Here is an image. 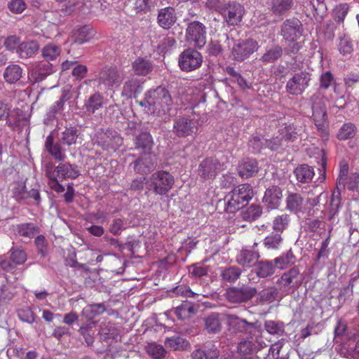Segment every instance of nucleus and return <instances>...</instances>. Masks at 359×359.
Returning <instances> with one entry per match:
<instances>
[{"label":"nucleus","instance_id":"1","mask_svg":"<svg viewBox=\"0 0 359 359\" xmlns=\"http://www.w3.org/2000/svg\"><path fill=\"white\" fill-rule=\"evenodd\" d=\"M79 130L75 126L66 127L65 130L58 137V140L55 141L52 135H49L44 144L46 151L56 161H63L66 158L64 146L70 147L76 144Z\"/></svg>","mask_w":359,"mask_h":359},{"label":"nucleus","instance_id":"2","mask_svg":"<svg viewBox=\"0 0 359 359\" xmlns=\"http://www.w3.org/2000/svg\"><path fill=\"white\" fill-rule=\"evenodd\" d=\"M149 99L151 103V114L156 116L169 113L173 103L169 91L161 86L149 90Z\"/></svg>","mask_w":359,"mask_h":359},{"label":"nucleus","instance_id":"3","mask_svg":"<svg viewBox=\"0 0 359 359\" xmlns=\"http://www.w3.org/2000/svg\"><path fill=\"white\" fill-rule=\"evenodd\" d=\"M92 142L94 145L104 151H116L123 144V140L120 134L111 128H100L97 130Z\"/></svg>","mask_w":359,"mask_h":359},{"label":"nucleus","instance_id":"4","mask_svg":"<svg viewBox=\"0 0 359 359\" xmlns=\"http://www.w3.org/2000/svg\"><path fill=\"white\" fill-rule=\"evenodd\" d=\"M174 184V177L164 170L154 172L146 182L149 191L159 196H166L172 189Z\"/></svg>","mask_w":359,"mask_h":359},{"label":"nucleus","instance_id":"5","mask_svg":"<svg viewBox=\"0 0 359 359\" xmlns=\"http://www.w3.org/2000/svg\"><path fill=\"white\" fill-rule=\"evenodd\" d=\"M302 22L297 18L286 20L281 28V33L285 41L290 43L286 50L290 53H296L299 46L297 40L302 36Z\"/></svg>","mask_w":359,"mask_h":359},{"label":"nucleus","instance_id":"6","mask_svg":"<svg viewBox=\"0 0 359 359\" xmlns=\"http://www.w3.org/2000/svg\"><path fill=\"white\" fill-rule=\"evenodd\" d=\"M285 296V292H282L278 286L265 288L259 292L255 287H248V304L258 305L279 301Z\"/></svg>","mask_w":359,"mask_h":359},{"label":"nucleus","instance_id":"7","mask_svg":"<svg viewBox=\"0 0 359 359\" xmlns=\"http://www.w3.org/2000/svg\"><path fill=\"white\" fill-rule=\"evenodd\" d=\"M207 30L205 26L199 21H192L186 29V41L195 48H202L206 43Z\"/></svg>","mask_w":359,"mask_h":359},{"label":"nucleus","instance_id":"8","mask_svg":"<svg viewBox=\"0 0 359 359\" xmlns=\"http://www.w3.org/2000/svg\"><path fill=\"white\" fill-rule=\"evenodd\" d=\"M201 53L193 48L185 49L178 57V65L180 69L185 72H192L199 68L203 63Z\"/></svg>","mask_w":359,"mask_h":359},{"label":"nucleus","instance_id":"9","mask_svg":"<svg viewBox=\"0 0 359 359\" xmlns=\"http://www.w3.org/2000/svg\"><path fill=\"white\" fill-rule=\"evenodd\" d=\"M303 275L300 273L297 266H294L285 272L276 281V285L285 296L289 294L291 288H298L303 282Z\"/></svg>","mask_w":359,"mask_h":359},{"label":"nucleus","instance_id":"10","mask_svg":"<svg viewBox=\"0 0 359 359\" xmlns=\"http://www.w3.org/2000/svg\"><path fill=\"white\" fill-rule=\"evenodd\" d=\"M311 81V74L306 72L296 73L290 78L285 86L287 93L292 95H300L309 87Z\"/></svg>","mask_w":359,"mask_h":359},{"label":"nucleus","instance_id":"11","mask_svg":"<svg viewBox=\"0 0 359 359\" xmlns=\"http://www.w3.org/2000/svg\"><path fill=\"white\" fill-rule=\"evenodd\" d=\"M312 100V118L315 126L319 131L324 132L326 128L327 109L325 102L319 95H313Z\"/></svg>","mask_w":359,"mask_h":359},{"label":"nucleus","instance_id":"12","mask_svg":"<svg viewBox=\"0 0 359 359\" xmlns=\"http://www.w3.org/2000/svg\"><path fill=\"white\" fill-rule=\"evenodd\" d=\"M123 79V74L117 68L112 67L103 68L97 79L99 84L103 85L107 89L120 86Z\"/></svg>","mask_w":359,"mask_h":359},{"label":"nucleus","instance_id":"13","mask_svg":"<svg viewBox=\"0 0 359 359\" xmlns=\"http://www.w3.org/2000/svg\"><path fill=\"white\" fill-rule=\"evenodd\" d=\"M198 121L188 117H178L174 123L173 132L179 137H185L196 133Z\"/></svg>","mask_w":359,"mask_h":359},{"label":"nucleus","instance_id":"14","mask_svg":"<svg viewBox=\"0 0 359 359\" xmlns=\"http://www.w3.org/2000/svg\"><path fill=\"white\" fill-rule=\"evenodd\" d=\"M221 170V163L214 158H206L203 160L198 167V175L206 180H212L216 177Z\"/></svg>","mask_w":359,"mask_h":359},{"label":"nucleus","instance_id":"15","mask_svg":"<svg viewBox=\"0 0 359 359\" xmlns=\"http://www.w3.org/2000/svg\"><path fill=\"white\" fill-rule=\"evenodd\" d=\"M221 14L229 25H238L244 14L243 7L236 3L225 4Z\"/></svg>","mask_w":359,"mask_h":359},{"label":"nucleus","instance_id":"16","mask_svg":"<svg viewBox=\"0 0 359 359\" xmlns=\"http://www.w3.org/2000/svg\"><path fill=\"white\" fill-rule=\"evenodd\" d=\"M53 72V65L48 61L36 62L30 67V79L35 83H39Z\"/></svg>","mask_w":359,"mask_h":359},{"label":"nucleus","instance_id":"17","mask_svg":"<svg viewBox=\"0 0 359 359\" xmlns=\"http://www.w3.org/2000/svg\"><path fill=\"white\" fill-rule=\"evenodd\" d=\"M133 166V170L141 175L150 172L156 168V161L152 155L149 153L144 154L130 164Z\"/></svg>","mask_w":359,"mask_h":359},{"label":"nucleus","instance_id":"18","mask_svg":"<svg viewBox=\"0 0 359 359\" xmlns=\"http://www.w3.org/2000/svg\"><path fill=\"white\" fill-rule=\"evenodd\" d=\"M177 21L175 9L168 6L158 11L157 16L158 25L164 29H169Z\"/></svg>","mask_w":359,"mask_h":359},{"label":"nucleus","instance_id":"19","mask_svg":"<svg viewBox=\"0 0 359 359\" xmlns=\"http://www.w3.org/2000/svg\"><path fill=\"white\" fill-rule=\"evenodd\" d=\"M52 173H54L60 180L67 178L76 179L80 175L78 166L69 163H60L55 168Z\"/></svg>","mask_w":359,"mask_h":359},{"label":"nucleus","instance_id":"20","mask_svg":"<svg viewBox=\"0 0 359 359\" xmlns=\"http://www.w3.org/2000/svg\"><path fill=\"white\" fill-rule=\"evenodd\" d=\"M276 269L272 261L259 262L252 268L250 273H248V280L254 279L251 277L253 274H256L259 278H266L273 274Z\"/></svg>","mask_w":359,"mask_h":359},{"label":"nucleus","instance_id":"21","mask_svg":"<svg viewBox=\"0 0 359 359\" xmlns=\"http://www.w3.org/2000/svg\"><path fill=\"white\" fill-rule=\"evenodd\" d=\"M135 149H140L142 153H149L153 146V139L149 132L141 131L134 135Z\"/></svg>","mask_w":359,"mask_h":359},{"label":"nucleus","instance_id":"22","mask_svg":"<svg viewBox=\"0 0 359 359\" xmlns=\"http://www.w3.org/2000/svg\"><path fill=\"white\" fill-rule=\"evenodd\" d=\"M223 314L211 313L204 318L205 329L209 334H217L222 330Z\"/></svg>","mask_w":359,"mask_h":359},{"label":"nucleus","instance_id":"23","mask_svg":"<svg viewBox=\"0 0 359 359\" xmlns=\"http://www.w3.org/2000/svg\"><path fill=\"white\" fill-rule=\"evenodd\" d=\"M282 196L280 188L278 186H271L266 189L263 201L268 205L269 208L274 209L280 205Z\"/></svg>","mask_w":359,"mask_h":359},{"label":"nucleus","instance_id":"24","mask_svg":"<svg viewBox=\"0 0 359 359\" xmlns=\"http://www.w3.org/2000/svg\"><path fill=\"white\" fill-rule=\"evenodd\" d=\"M39 49V45L36 41L30 40L20 43L16 49V53L20 58H29L34 55Z\"/></svg>","mask_w":359,"mask_h":359},{"label":"nucleus","instance_id":"25","mask_svg":"<svg viewBox=\"0 0 359 359\" xmlns=\"http://www.w3.org/2000/svg\"><path fill=\"white\" fill-rule=\"evenodd\" d=\"M294 173L297 180L302 184L311 182L315 175L313 168L308 164L299 165L294 169Z\"/></svg>","mask_w":359,"mask_h":359},{"label":"nucleus","instance_id":"26","mask_svg":"<svg viewBox=\"0 0 359 359\" xmlns=\"http://www.w3.org/2000/svg\"><path fill=\"white\" fill-rule=\"evenodd\" d=\"M151 61L145 57H139L132 63V69L136 75L147 76L153 70Z\"/></svg>","mask_w":359,"mask_h":359},{"label":"nucleus","instance_id":"27","mask_svg":"<svg viewBox=\"0 0 359 359\" xmlns=\"http://www.w3.org/2000/svg\"><path fill=\"white\" fill-rule=\"evenodd\" d=\"M286 209L297 214L303 211L304 198L298 193H288L286 200Z\"/></svg>","mask_w":359,"mask_h":359},{"label":"nucleus","instance_id":"28","mask_svg":"<svg viewBox=\"0 0 359 359\" xmlns=\"http://www.w3.org/2000/svg\"><path fill=\"white\" fill-rule=\"evenodd\" d=\"M341 207V197L339 191H334L330 203L327 207H325L323 210L325 212V217L329 221L334 219L335 216L338 215L339 209Z\"/></svg>","mask_w":359,"mask_h":359},{"label":"nucleus","instance_id":"29","mask_svg":"<svg viewBox=\"0 0 359 359\" xmlns=\"http://www.w3.org/2000/svg\"><path fill=\"white\" fill-rule=\"evenodd\" d=\"M225 296L226 299L232 303L245 302L247 301V287L245 285L241 287H229L226 290Z\"/></svg>","mask_w":359,"mask_h":359},{"label":"nucleus","instance_id":"30","mask_svg":"<svg viewBox=\"0 0 359 359\" xmlns=\"http://www.w3.org/2000/svg\"><path fill=\"white\" fill-rule=\"evenodd\" d=\"M104 103V97L98 92L91 95L85 102L84 108L86 111L94 114L97 110L102 108Z\"/></svg>","mask_w":359,"mask_h":359},{"label":"nucleus","instance_id":"31","mask_svg":"<svg viewBox=\"0 0 359 359\" xmlns=\"http://www.w3.org/2000/svg\"><path fill=\"white\" fill-rule=\"evenodd\" d=\"M22 75V67L15 64L8 65L4 70V78L8 83H15L20 79Z\"/></svg>","mask_w":359,"mask_h":359},{"label":"nucleus","instance_id":"32","mask_svg":"<svg viewBox=\"0 0 359 359\" xmlns=\"http://www.w3.org/2000/svg\"><path fill=\"white\" fill-rule=\"evenodd\" d=\"M165 345L173 351H184L190 347V343L180 336H173L166 338Z\"/></svg>","mask_w":359,"mask_h":359},{"label":"nucleus","instance_id":"33","mask_svg":"<svg viewBox=\"0 0 359 359\" xmlns=\"http://www.w3.org/2000/svg\"><path fill=\"white\" fill-rule=\"evenodd\" d=\"M142 90V82L137 78H130L123 85L122 95L131 97Z\"/></svg>","mask_w":359,"mask_h":359},{"label":"nucleus","instance_id":"34","mask_svg":"<svg viewBox=\"0 0 359 359\" xmlns=\"http://www.w3.org/2000/svg\"><path fill=\"white\" fill-rule=\"evenodd\" d=\"M293 5V0H272L271 11L275 15H281L290 11Z\"/></svg>","mask_w":359,"mask_h":359},{"label":"nucleus","instance_id":"35","mask_svg":"<svg viewBox=\"0 0 359 359\" xmlns=\"http://www.w3.org/2000/svg\"><path fill=\"white\" fill-rule=\"evenodd\" d=\"M11 193L12 197L19 203L27 201L26 186L23 182H14L11 184Z\"/></svg>","mask_w":359,"mask_h":359},{"label":"nucleus","instance_id":"36","mask_svg":"<svg viewBox=\"0 0 359 359\" xmlns=\"http://www.w3.org/2000/svg\"><path fill=\"white\" fill-rule=\"evenodd\" d=\"M67 99V94L63 93L60 99L50 107L46 114V119L52 121L55 118L58 114H61L63 111L64 104Z\"/></svg>","mask_w":359,"mask_h":359},{"label":"nucleus","instance_id":"37","mask_svg":"<svg viewBox=\"0 0 359 359\" xmlns=\"http://www.w3.org/2000/svg\"><path fill=\"white\" fill-rule=\"evenodd\" d=\"M18 232L20 236L32 238L38 235L40 232V229L34 223H23L18 225Z\"/></svg>","mask_w":359,"mask_h":359},{"label":"nucleus","instance_id":"38","mask_svg":"<svg viewBox=\"0 0 359 359\" xmlns=\"http://www.w3.org/2000/svg\"><path fill=\"white\" fill-rule=\"evenodd\" d=\"M296 261V258L293 255L291 250L287 252L286 254H283L276 258L272 262L276 266V269H284L288 266L293 264Z\"/></svg>","mask_w":359,"mask_h":359},{"label":"nucleus","instance_id":"39","mask_svg":"<svg viewBox=\"0 0 359 359\" xmlns=\"http://www.w3.org/2000/svg\"><path fill=\"white\" fill-rule=\"evenodd\" d=\"M16 313L22 322L31 325L36 321L37 317L30 306H24L19 308L16 310Z\"/></svg>","mask_w":359,"mask_h":359},{"label":"nucleus","instance_id":"40","mask_svg":"<svg viewBox=\"0 0 359 359\" xmlns=\"http://www.w3.org/2000/svg\"><path fill=\"white\" fill-rule=\"evenodd\" d=\"M324 199L327 201V194L321 192L315 197H308L306 198V204L309 208V212L312 215H317L320 207V201Z\"/></svg>","mask_w":359,"mask_h":359},{"label":"nucleus","instance_id":"41","mask_svg":"<svg viewBox=\"0 0 359 359\" xmlns=\"http://www.w3.org/2000/svg\"><path fill=\"white\" fill-rule=\"evenodd\" d=\"M357 133V128L352 123H345L340 128L337 133V138L340 140L352 139Z\"/></svg>","mask_w":359,"mask_h":359},{"label":"nucleus","instance_id":"42","mask_svg":"<svg viewBox=\"0 0 359 359\" xmlns=\"http://www.w3.org/2000/svg\"><path fill=\"white\" fill-rule=\"evenodd\" d=\"M290 215L285 212H281L276 216L273 220L272 227L276 231L283 232L286 229L290 222Z\"/></svg>","mask_w":359,"mask_h":359},{"label":"nucleus","instance_id":"43","mask_svg":"<svg viewBox=\"0 0 359 359\" xmlns=\"http://www.w3.org/2000/svg\"><path fill=\"white\" fill-rule=\"evenodd\" d=\"M63 257L65 258V264L74 268L86 269L84 264H80L76 261V253L75 248H67L63 250Z\"/></svg>","mask_w":359,"mask_h":359},{"label":"nucleus","instance_id":"44","mask_svg":"<svg viewBox=\"0 0 359 359\" xmlns=\"http://www.w3.org/2000/svg\"><path fill=\"white\" fill-rule=\"evenodd\" d=\"M174 313L179 319L184 320L194 314L195 309L191 303L184 302L175 309Z\"/></svg>","mask_w":359,"mask_h":359},{"label":"nucleus","instance_id":"45","mask_svg":"<svg viewBox=\"0 0 359 359\" xmlns=\"http://www.w3.org/2000/svg\"><path fill=\"white\" fill-rule=\"evenodd\" d=\"M93 35L94 32L93 29L88 25H85L75 32V42L80 44L83 43L88 41Z\"/></svg>","mask_w":359,"mask_h":359},{"label":"nucleus","instance_id":"46","mask_svg":"<svg viewBox=\"0 0 359 359\" xmlns=\"http://www.w3.org/2000/svg\"><path fill=\"white\" fill-rule=\"evenodd\" d=\"M285 126L284 128L281 129V138L284 139L286 141H294L299 134V129H297V127L294 126L293 123H283Z\"/></svg>","mask_w":359,"mask_h":359},{"label":"nucleus","instance_id":"47","mask_svg":"<svg viewBox=\"0 0 359 359\" xmlns=\"http://www.w3.org/2000/svg\"><path fill=\"white\" fill-rule=\"evenodd\" d=\"M349 11V6L346 3L337 5L332 11V17L338 24H343Z\"/></svg>","mask_w":359,"mask_h":359},{"label":"nucleus","instance_id":"48","mask_svg":"<svg viewBox=\"0 0 359 359\" xmlns=\"http://www.w3.org/2000/svg\"><path fill=\"white\" fill-rule=\"evenodd\" d=\"M353 333L348 330L346 323L340 320L334 328V339L337 342H339L338 339L341 337H346L349 341L352 338Z\"/></svg>","mask_w":359,"mask_h":359},{"label":"nucleus","instance_id":"49","mask_svg":"<svg viewBox=\"0 0 359 359\" xmlns=\"http://www.w3.org/2000/svg\"><path fill=\"white\" fill-rule=\"evenodd\" d=\"M95 323L83 324L80 327L79 332L83 336L88 346H92L94 342V331L93 327Z\"/></svg>","mask_w":359,"mask_h":359},{"label":"nucleus","instance_id":"50","mask_svg":"<svg viewBox=\"0 0 359 359\" xmlns=\"http://www.w3.org/2000/svg\"><path fill=\"white\" fill-rule=\"evenodd\" d=\"M106 311L104 303L93 304L86 306L83 310V313L88 318H93L102 314Z\"/></svg>","mask_w":359,"mask_h":359},{"label":"nucleus","instance_id":"51","mask_svg":"<svg viewBox=\"0 0 359 359\" xmlns=\"http://www.w3.org/2000/svg\"><path fill=\"white\" fill-rule=\"evenodd\" d=\"M359 183V174L357 172L351 173L344 179L343 182L337 181V185L341 186L343 188L347 187L348 190L353 191L358 187Z\"/></svg>","mask_w":359,"mask_h":359},{"label":"nucleus","instance_id":"52","mask_svg":"<svg viewBox=\"0 0 359 359\" xmlns=\"http://www.w3.org/2000/svg\"><path fill=\"white\" fill-rule=\"evenodd\" d=\"M60 54V48L53 43L47 44L42 49V55L46 59L45 61L54 60Z\"/></svg>","mask_w":359,"mask_h":359},{"label":"nucleus","instance_id":"53","mask_svg":"<svg viewBox=\"0 0 359 359\" xmlns=\"http://www.w3.org/2000/svg\"><path fill=\"white\" fill-rule=\"evenodd\" d=\"M265 328L271 334L282 336L285 333V324L282 321L267 320Z\"/></svg>","mask_w":359,"mask_h":359},{"label":"nucleus","instance_id":"54","mask_svg":"<svg viewBox=\"0 0 359 359\" xmlns=\"http://www.w3.org/2000/svg\"><path fill=\"white\" fill-rule=\"evenodd\" d=\"M229 325L236 332H243L247 327V320L241 319L236 315H227Z\"/></svg>","mask_w":359,"mask_h":359},{"label":"nucleus","instance_id":"55","mask_svg":"<svg viewBox=\"0 0 359 359\" xmlns=\"http://www.w3.org/2000/svg\"><path fill=\"white\" fill-rule=\"evenodd\" d=\"M338 50L343 55H349L353 52V43L349 36L344 34L339 37Z\"/></svg>","mask_w":359,"mask_h":359},{"label":"nucleus","instance_id":"56","mask_svg":"<svg viewBox=\"0 0 359 359\" xmlns=\"http://www.w3.org/2000/svg\"><path fill=\"white\" fill-rule=\"evenodd\" d=\"M283 54V49L279 46L269 49L262 56L264 62H273L281 57Z\"/></svg>","mask_w":359,"mask_h":359},{"label":"nucleus","instance_id":"57","mask_svg":"<svg viewBox=\"0 0 359 359\" xmlns=\"http://www.w3.org/2000/svg\"><path fill=\"white\" fill-rule=\"evenodd\" d=\"M209 269V266H203L201 263H196L189 266V272L193 277L201 278L208 275Z\"/></svg>","mask_w":359,"mask_h":359},{"label":"nucleus","instance_id":"58","mask_svg":"<svg viewBox=\"0 0 359 359\" xmlns=\"http://www.w3.org/2000/svg\"><path fill=\"white\" fill-rule=\"evenodd\" d=\"M240 274L241 271L238 268L229 267L222 270L221 276L224 280L232 283L238 279Z\"/></svg>","mask_w":359,"mask_h":359},{"label":"nucleus","instance_id":"59","mask_svg":"<svg viewBox=\"0 0 359 359\" xmlns=\"http://www.w3.org/2000/svg\"><path fill=\"white\" fill-rule=\"evenodd\" d=\"M130 225L127 223L126 220L118 218L113 220L110 225L109 231L114 235H119L123 230H125Z\"/></svg>","mask_w":359,"mask_h":359},{"label":"nucleus","instance_id":"60","mask_svg":"<svg viewBox=\"0 0 359 359\" xmlns=\"http://www.w3.org/2000/svg\"><path fill=\"white\" fill-rule=\"evenodd\" d=\"M176 44V40L173 36H165L159 42L157 48L160 53H165L170 48L175 46Z\"/></svg>","mask_w":359,"mask_h":359},{"label":"nucleus","instance_id":"61","mask_svg":"<svg viewBox=\"0 0 359 359\" xmlns=\"http://www.w3.org/2000/svg\"><path fill=\"white\" fill-rule=\"evenodd\" d=\"M317 218L315 219H313L309 223V228L313 231H316L318 229H322L325 226V219L326 218L325 217V210H320V215L318 214L317 215H314Z\"/></svg>","mask_w":359,"mask_h":359},{"label":"nucleus","instance_id":"62","mask_svg":"<svg viewBox=\"0 0 359 359\" xmlns=\"http://www.w3.org/2000/svg\"><path fill=\"white\" fill-rule=\"evenodd\" d=\"M11 259L15 264H22L27 260V254L22 249L11 248Z\"/></svg>","mask_w":359,"mask_h":359},{"label":"nucleus","instance_id":"63","mask_svg":"<svg viewBox=\"0 0 359 359\" xmlns=\"http://www.w3.org/2000/svg\"><path fill=\"white\" fill-rule=\"evenodd\" d=\"M27 8L24 0H11L8 3V10L14 14H21Z\"/></svg>","mask_w":359,"mask_h":359},{"label":"nucleus","instance_id":"64","mask_svg":"<svg viewBox=\"0 0 359 359\" xmlns=\"http://www.w3.org/2000/svg\"><path fill=\"white\" fill-rule=\"evenodd\" d=\"M232 55L235 60L243 61L247 57V44L245 43L236 44L233 48Z\"/></svg>","mask_w":359,"mask_h":359}]
</instances>
